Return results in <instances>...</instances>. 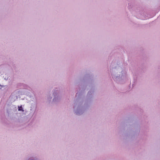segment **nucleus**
Wrapping results in <instances>:
<instances>
[{
  "label": "nucleus",
  "mask_w": 160,
  "mask_h": 160,
  "mask_svg": "<svg viewBox=\"0 0 160 160\" xmlns=\"http://www.w3.org/2000/svg\"><path fill=\"white\" fill-rule=\"evenodd\" d=\"M18 110L19 111H23V110H22V108L21 106H20V107L18 106Z\"/></svg>",
  "instance_id": "obj_1"
}]
</instances>
